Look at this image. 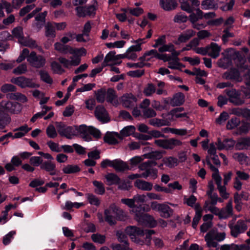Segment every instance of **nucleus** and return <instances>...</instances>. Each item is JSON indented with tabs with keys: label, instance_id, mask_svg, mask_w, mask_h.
<instances>
[{
	"label": "nucleus",
	"instance_id": "obj_1",
	"mask_svg": "<svg viewBox=\"0 0 250 250\" xmlns=\"http://www.w3.org/2000/svg\"><path fill=\"white\" fill-rule=\"evenodd\" d=\"M121 202L131 208L130 212L134 215L136 220L139 223L152 228L157 225V222L152 216L144 213L141 207L135 205L134 197L132 199H122Z\"/></svg>",
	"mask_w": 250,
	"mask_h": 250
},
{
	"label": "nucleus",
	"instance_id": "obj_2",
	"mask_svg": "<svg viewBox=\"0 0 250 250\" xmlns=\"http://www.w3.org/2000/svg\"><path fill=\"white\" fill-rule=\"evenodd\" d=\"M105 220L110 225H114L116 220H122L125 216L124 211L115 204H111L104 210Z\"/></svg>",
	"mask_w": 250,
	"mask_h": 250
},
{
	"label": "nucleus",
	"instance_id": "obj_3",
	"mask_svg": "<svg viewBox=\"0 0 250 250\" xmlns=\"http://www.w3.org/2000/svg\"><path fill=\"white\" fill-rule=\"evenodd\" d=\"M225 232H219L216 229L209 231L205 236V241L208 248H217L218 242L223 241L226 238Z\"/></svg>",
	"mask_w": 250,
	"mask_h": 250
},
{
	"label": "nucleus",
	"instance_id": "obj_4",
	"mask_svg": "<svg viewBox=\"0 0 250 250\" xmlns=\"http://www.w3.org/2000/svg\"><path fill=\"white\" fill-rule=\"evenodd\" d=\"M156 165L157 163L152 161H148L140 164L139 166V168L140 170L144 171L142 173V178L146 179L150 177L152 179H156L158 177V170L151 167Z\"/></svg>",
	"mask_w": 250,
	"mask_h": 250
},
{
	"label": "nucleus",
	"instance_id": "obj_5",
	"mask_svg": "<svg viewBox=\"0 0 250 250\" xmlns=\"http://www.w3.org/2000/svg\"><path fill=\"white\" fill-rule=\"evenodd\" d=\"M125 232L130 238L132 241L140 245H143V237L144 236V230L136 226H128L126 228Z\"/></svg>",
	"mask_w": 250,
	"mask_h": 250
},
{
	"label": "nucleus",
	"instance_id": "obj_6",
	"mask_svg": "<svg viewBox=\"0 0 250 250\" xmlns=\"http://www.w3.org/2000/svg\"><path fill=\"white\" fill-rule=\"evenodd\" d=\"M10 81L12 83L17 85L22 88H25L26 87L34 88L40 87L39 84L34 82L33 79L26 78L24 76L12 78Z\"/></svg>",
	"mask_w": 250,
	"mask_h": 250
},
{
	"label": "nucleus",
	"instance_id": "obj_7",
	"mask_svg": "<svg viewBox=\"0 0 250 250\" xmlns=\"http://www.w3.org/2000/svg\"><path fill=\"white\" fill-rule=\"evenodd\" d=\"M21 110V105L16 102L2 101L0 102V111L18 113Z\"/></svg>",
	"mask_w": 250,
	"mask_h": 250
},
{
	"label": "nucleus",
	"instance_id": "obj_8",
	"mask_svg": "<svg viewBox=\"0 0 250 250\" xmlns=\"http://www.w3.org/2000/svg\"><path fill=\"white\" fill-rule=\"evenodd\" d=\"M229 227L231 236L234 238L244 233L248 229L246 222L241 219L238 220L235 224L229 223Z\"/></svg>",
	"mask_w": 250,
	"mask_h": 250
},
{
	"label": "nucleus",
	"instance_id": "obj_9",
	"mask_svg": "<svg viewBox=\"0 0 250 250\" xmlns=\"http://www.w3.org/2000/svg\"><path fill=\"white\" fill-rule=\"evenodd\" d=\"M27 62L31 66L40 68L44 66L46 59L42 56L37 55L35 51H32L27 57Z\"/></svg>",
	"mask_w": 250,
	"mask_h": 250
},
{
	"label": "nucleus",
	"instance_id": "obj_10",
	"mask_svg": "<svg viewBox=\"0 0 250 250\" xmlns=\"http://www.w3.org/2000/svg\"><path fill=\"white\" fill-rule=\"evenodd\" d=\"M56 127L59 134L62 136H65L67 138L70 139L72 136L76 135L74 127L67 126L62 123H57Z\"/></svg>",
	"mask_w": 250,
	"mask_h": 250
},
{
	"label": "nucleus",
	"instance_id": "obj_11",
	"mask_svg": "<svg viewBox=\"0 0 250 250\" xmlns=\"http://www.w3.org/2000/svg\"><path fill=\"white\" fill-rule=\"evenodd\" d=\"M217 149L222 150H230L233 148L235 146V142L232 139H225L222 140L220 138H218L215 142Z\"/></svg>",
	"mask_w": 250,
	"mask_h": 250
},
{
	"label": "nucleus",
	"instance_id": "obj_12",
	"mask_svg": "<svg viewBox=\"0 0 250 250\" xmlns=\"http://www.w3.org/2000/svg\"><path fill=\"white\" fill-rule=\"evenodd\" d=\"M222 78L224 80H231L238 82L242 81L240 72L236 68H231L222 74Z\"/></svg>",
	"mask_w": 250,
	"mask_h": 250
},
{
	"label": "nucleus",
	"instance_id": "obj_13",
	"mask_svg": "<svg viewBox=\"0 0 250 250\" xmlns=\"http://www.w3.org/2000/svg\"><path fill=\"white\" fill-rule=\"evenodd\" d=\"M227 94L229 97V101L236 105H242L244 103V100L241 98L240 93L234 89L228 90Z\"/></svg>",
	"mask_w": 250,
	"mask_h": 250
},
{
	"label": "nucleus",
	"instance_id": "obj_14",
	"mask_svg": "<svg viewBox=\"0 0 250 250\" xmlns=\"http://www.w3.org/2000/svg\"><path fill=\"white\" fill-rule=\"evenodd\" d=\"M70 60L64 57H60L58 60L59 62L66 68H70L72 66H78L81 62V59L79 57H71Z\"/></svg>",
	"mask_w": 250,
	"mask_h": 250
},
{
	"label": "nucleus",
	"instance_id": "obj_15",
	"mask_svg": "<svg viewBox=\"0 0 250 250\" xmlns=\"http://www.w3.org/2000/svg\"><path fill=\"white\" fill-rule=\"evenodd\" d=\"M209 196L210 201H206L204 208L210 211L212 213H217L218 212V208L215 205L218 202V196L216 194H211Z\"/></svg>",
	"mask_w": 250,
	"mask_h": 250
},
{
	"label": "nucleus",
	"instance_id": "obj_16",
	"mask_svg": "<svg viewBox=\"0 0 250 250\" xmlns=\"http://www.w3.org/2000/svg\"><path fill=\"white\" fill-rule=\"evenodd\" d=\"M206 163L209 168L212 171V178L214 180L217 187L222 186V179L218 168L213 166L208 158L206 159Z\"/></svg>",
	"mask_w": 250,
	"mask_h": 250
},
{
	"label": "nucleus",
	"instance_id": "obj_17",
	"mask_svg": "<svg viewBox=\"0 0 250 250\" xmlns=\"http://www.w3.org/2000/svg\"><path fill=\"white\" fill-rule=\"evenodd\" d=\"M95 115L97 119L103 123H107L109 121V118L105 109L102 106L96 107Z\"/></svg>",
	"mask_w": 250,
	"mask_h": 250
},
{
	"label": "nucleus",
	"instance_id": "obj_18",
	"mask_svg": "<svg viewBox=\"0 0 250 250\" xmlns=\"http://www.w3.org/2000/svg\"><path fill=\"white\" fill-rule=\"evenodd\" d=\"M136 102V98L131 93L125 94L121 98V103L125 107H131L135 105Z\"/></svg>",
	"mask_w": 250,
	"mask_h": 250
},
{
	"label": "nucleus",
	"instance_id": "obj_19",
	"mask_svg": "<svg viewBox=\"0 0 250 250\" xmlns=\"http://www.w3.org/2000/svg\"><path fill=\"white\" fill-rule=\"evenodd\" d=\"M195 35V32L192 29H187L179 35L177 40L174 42V43L180 44L181 43L186 42Z\"/></svg>",
	"mask_w": 250,
	"mask_h": 250
},
{
	"label": "nucleus",
	"instance_id": "obj_20",
	"mask_svg": "<svg viewBox=\"0 0 250 250\" xmlns=\"http://www.w3.org/2000/svg\"><path fill=\"white\" fill-rule=\"evenodd\" d=\"M233 208L232 200L229 201L226 208H222L221 210L218 209V212L214 213L221 219H226L230 217L232 214Z\"/></svg>",
	"mask_w": 250,
	"mask_h": 250
},
{
	"label": "nucleus",
	"instance_id": "obj_21",
	"mask_svg": "<svg viewBox=\"0 0 250 250\" xmlns=\"http://www.w3.org/2000/svg\"><path fill=\"white\" fill-rule=\"evenodd\" d=\"M121 62H118L116 59V52L114 51L109 52L105 56L102 62L103 66H111L114 64H119Z\"/></svg>",
	"mask_w": 250,
	"mask_h": 250
},
{
	"label": "nucleus",
	"instance_id": "obj_22",
	"mask_svg": "<svg viewBox=\"0 0 250 250\" xmlns=\"http://www.w3.org/2000/svg\"><path fill=\"white\" fill-rule=\"evenodd\" d=\"M221 51V47L217 43L211 42L209 46H207V54L212 58H217Z\"/></svg>",
	"mask_w": 250,
	"mask_h": 250
},
{
	"label": "nucleus",
	"instance_id": "obj_23",
	"mask_svg": "<svg viewBox=\"0 0 250 250\" xmlns=\"http://www.w3.org/2000/svg\"><path fill=\"white\" fill-rule=\"evenodd\" d=\"M134 186L138 189L143 191H149L151 190L153 188L152 183L141 179L136 180L134 182Z\"/></svg>",
	"mask_w": 250,
	"mask_h": 250
},
{
	"label": "nucleus",
	"instance_id": "obj_24",
	"mask_svg": "<svg viewBox=\"0 0 250 250\" xmlns=\"http://www.w3.org/2000/svg\"><path fill=\"white\" fill-rule=\"evenodd\" d=\"M40 167L49 172L51 175H55L57 174L56 164L51 161H45L40 166Z\"/></svg>",
	"mask_w": 250,
	"mask_h": 250
},
{
	"label": "nucleus",
	"instance_id": "obj_25",
	"mask_svg": "<svg viewBox=\"0 0 250 250\" xmlns=\"http://www.w3.org/2000/svg\"><path fill=\"white\" fill-rule=\"evenodd\" d=\"M160 5L165 11L175 9L177 3L175 0H160Z\"/></svg>",
	"mask_w": 250,
	"mask_h": 250
},
{
	"label": "nucleus",
	"instance_id": "obj_26",
	"mask_svg": "<svg viewBox=\"0 0 250 250\" xmlns=\"http://www.w3.org/2000/svg\"><path fill=\"white\" fill-rule=\"evenodd\" d=\"M185 102L184 95L179 92L175 94L170 101V104L172 106H180Z\"/></svg>",
	"mask_w": 250,
	"mask_h": 250
},
{
	"label": "nucleus",
	"instance_id": "obj_27",
	"mask_svg": "<svg viewBox=\"0 0 250 250\" xmlns=\"http://www.w3.org/2000/svg\"><path fill=\"white\" fill-rule=\"evenodd\" d=\"M178 55H172L168 62V67L171 69H181L184 67L180 62L177 57Z\"/></svg>",
	"mask_w": 250,
	"mask_h": 250
},
{
	"label": "nucleus",
	"instance_id": "obj_28",
	"mask_svg": "<svg viewBox=\"0 0 250 250\" xmlns=\"http://www.w3.org/2000/svg\"><path fill=\"white\" fill-rule=\"evenodd\" d=\"M195 214L193 218L192 227L194 229L197 228V225L202 217L203 209L199 204H196L195 206Z\"/></svg>",
	"mask_w": 250,
	"mask_h": 250
},
{
	"label": "nucleus",
	"instance_id": "obj_29",
	"mask_svg": "<svg viewBox=\"0 0 250 250\" xmlns=\"http://www.w3.org/2000/svg\"><path fill=\"white\" fill-rule=\"evenodd\" d=\"M184 110L183 107H177L172 109L168 115H171L173 119L180 118H188L187 113L186 112L182 113Z\"/></svg>",
	"mask_w": 250,
	"mask_h": 250
},
{
	"label": "nucleus",
	"instance_id": "obj_30",
	"mask_svg": "<svg viewBox=\"0 0 250 250\" xmlns=\"http://www.w3.org/2000/svg\"><path fill=\"white\" fill-rule=\"evenodd\" d=\"M158 50L160 52H171L172 55H179L180 54L179 52L175 50L174 46L171 43H169L167 44L166 43L163 44L161 46L159 47Z\"/></svg>",
	"mask_w": 250,
	"mask_h": 250
},
{
	"label": "nucleus",
	"instance_id": "obj_31",
	"mask_svg": "<svg viewBox=\"0 0 250 250\" xmlns=\"http://www.w3.org/2000/svg\"><path fill=\"white\" fill-rule=\"evenodd\" d=\"M158 212L161 217L168 218L172 215L173 210L167 204H162Z\"/></svg>",
	"mask_w": 250,
	"mask_h": 250
},
{
	"label": "nucleus",
	"instance_id": "obj_32",
	"mask_svg": "<svg viewBox=\"0 0 250 250\" xmlns=\"http://www.w3.org/2000/svg\"><path fill=\"white\" fill-rule=\"evenodd\" d=\"M113 168L118 171H122L130 169L128 165L120 159L114 160Z\"/></svg>",
	"mask_w": 250,
	"mask_h": 250
},
{
	"label": "nucleus",
	"instance_id": "obj_33",
	"mask_svg": "<svg viewBox=\"0 0 250 250\" xmlns=\"http://www.w3.org/2000/svg\"><path fill=\"white\" fill-rule=\"evenodd\" d=\"M235 148L238 150H242L248 148L250 146V138H244L235 143Z\"/></svg>",
	"mask_w": 250,
	"mask_h": 250
},
{
	"label": "nucleus",
	"instance_id": "obj_34",
	"mask_svg": "<svg viewBox=\"0 0 250 250\" xmlns=\"http://www.w3.org/2000/svg\"><path fill=\"white\" fill-rule=\"evenodd\" d=\"M162 161L164 164L169 168L176 167L179 164L178 159L172 156L165 157Z\"/></svg>",
	"mask_w": 250,
	"mask_h": 250
},
{
	"label": "nucleus",
	"instance_id": "obj_35",
	"mask_svg": "<svg viewBox=\"0 0 250 250\" xmlns=\"http://www.w3.org/2000/svg\"><path fill=\"white\" fill-rule=\"evenodd\" d=\"M131 42L135 44L131 45L128 48L136 53V52H139L142 50V48L141 45L145 43L146 41H145V39L140 38L136 40H132Z\"/></svg>",
	"mask_w": 250,
	"mask_h": 250
},
{
	"label": "nucleus",
	"instance_id": "obj_36",
	"mask_svg": "<svg viewBox=\"0 0 250 250\" xmlns=\"http://www.w3.org/2000/svg\"><path fill=\"white\" fill-rule=\"evenodd\" d=\"M106 100L114 105H117L118 104L116 92L113 89L110 88L107 90Z\"/></svg>",
	"mask_w": 250,
	"mask_h": 250
},
{
	"label": "nucleus",
	"instance_id": "obj_37",
	"mask_svg": "<svg viewBox=\"0 0 250 250\" xmlns=\"http://www.w3.org/2000/svg\"><path fill=\"white\" fill-rule=\"evenodd\" d=\"M30 130V128H28L27 125H24L16 128L14 130V131H16V132L14 134V138H15V139L21 138Z\"/></svg>",
	"mask_w": 250,
	"mask_h": 250
},
{
	"label": "nucleus",
	"instance_id": "obj_38",
	"mask_svg": "<svg viewBox=\"0 0 250 250\" xmlns=\"http://www.w3.org/2000/svg\"><path fill=\"white\" fill-rule=\"evenodd\" d=\"M117 138H121L120 134L118 133L106 134L104 137L105 142L111 145H115L118 143Z\"/></svg>",
	"mask_w": 250,
	"mask_h": 250
},
{
	"label": "nucleus",
	"instance_id": "obj_39",
	"mask_svg": "<svg viewBox=\"0 0 250 250\" xmlns=\"http://www.w3.org/2000/svg\"><path fill=\"white\" fill-rule=\"evenodd\" d=\"M189 16V20L192 24L196 22L199 19L203 18V12L199 8L196 9V13L191 12Z\"/></svg>",
	"mask_w": 250,
	"mask_h": 250
},
{
	"label": "nucleus",
	"instance_id": "obj_40",
	"mask_svg": "<svg viewBox=\"0 0 250 250\" xmlns=\"http://www.w3.org/2000/svg\"><path fill=\"white\" fill-rule=\"evenodd\" d=\"M55 49L62 54H70V50L71 47L68 45L61 43L60 42H56L54 44Z\"/></svg>",
	"mask_w": 250,
	"mask_h": 250
},
{
	"label": "nucleus",
	"instance_id": "obj_41",
	"mask_svg": "<svg viewBox=\"0 0 250 250\" xmlns=\"http://www.w3.org/2000/svg\"><path fill=\"white\" fill-rule=\"evenodd\" d=\"M105 178L107 184L109 186L118 184L120 180L119 177L114 173H108L105 176Z\"/></svg>",
	"mask_w": 250,
	"mask_h": 250
},
{
	"label": "nucleus",
	"instance_id": "obj_42",
	"mask_svg": "<svg viewBox=\"0 0 250 250\" xmlns=\"http://www.w3.org/2000/svg\"><path fill=\"white\" fill-rule=\"evenodd\" d=\"M232 157L234 159L239 162L242 165L248 164L249 158L243 153H235L233 154Z\"/></svg>",
	"mask_w": 250,
	"mask_h": 250
},
{
	"label": "nucleus",
	"instance_id": "obj_43",
	"mask_svg": "<svg viewBox=\"0 0 250 250\" xmlns=\"http://www.w3.org/2000/svg\"><path fill=\"white\" fill-rule=\"evenodd\" d=\"M45 36L48 38H54L56 36L55 27L52 22H47L45 26Z\"/></svg>",
	"mask_w": 250,
	"mask_h": 250
},
{
	"label": "nucleus",
	"instance_id": "obj_44",
	"mask_svg": "<svg viewBox=\"0 0 250 250\" xmlns=\"http://www.w3.org/2000/svg\"><path fill=\"white\" fill-rule=\"evenodd\" d=\"M62 170L65 174H71L79 172L80 168L77 165H67L63 167Z\"/></svg>",
	"mask_w": 250,
	"mask_h": 250
},
{
	"label": "nucleus",
	"instance_id": "obj_45",
	"mask_svg": "<svg viewBox=\"0 0 250 250\" xmlns=\"http://www.w3.org/2000/svg\"><path fill=\"white\" fill-rule=\"evenodd\" d=\"M12 36L18 40L20 43L24 38L23 28L21 26L14 28L12 32Z\"/></svg>",
	"mask_w": 250,
	"mask_h": 250
},
{
	"label": "nucleus",
	"instance_id": "obj_46",
	"mask_svg": "<svg viewBox=\"0 0 250 250\" xmlns=\"http://www.w3.org/2000/svg\"><path fill=\"white\" fill-rule=\"evenodd\" d=\"M149 123L151 125L156 127H161L168 125V122L164 119L153 118L149 121Z\"/></svg>",
	"mask_w": 250,
	"mask_h": 250
},
{
	"label": "nucleus",
	"instance_id": "obj_47",
	"mask_svg": "<svg viewBox=\"0 0 250 250\" xmlns=\"http://www.w3.org/2000/svg\"><path fill=\"white\" fill-rule=\"evenodd\" d=\"M98 3L96 1H94L92 4L85 6L86 16H94L95 15Z\"/></svg>",
	"mask_w": 250,
	"mask_h": 250
},
{
	"label": "nucleus",
	"instance_id": "obj_48",
	"mask_svg": "<svg viewBox=\"0 0 250 250\" xmlns=\"http://www.w3.org/2000/svg\"><path fill=\"white\" fill-rule=\"evenodd\" d=\"M70 54L74 55H76V56H74V57H79L81 58V56L86 55V50L83 47L77 48H73L71 47L70 50Z\"/></svg>",
	"mask_w": 250,
	"mask_h": 250
},
{
	"label": "nucleus",
	"instance_id": "obj_49",
	"mask_svg": "<svg viewBox=\"0 0 250 250\" xmlns=\"http://www.w3.org/2000/svg\"><path fill=\"white\" fill-rule=\"evenodd\" d=\"M217 64L220 67L226 69L231 64V59L229 57H225L219 59Z\"/></svg>",
	"mask_w": 250,
	"mask_h": 250
},
{
	"label": "nucleus",
	"instance_id": "obj_50",
	"mask_svg": "<svg viewBox=\"0 0 250 250\" xmlns=\"http://www.w3.org/2000/svg\"><path fill=\"white\" fill-rule=\"evenodd\" d=\"M135 131V127L133 125H128L124 127L120 131V135L123 137H127L133 134Z\"/></svg>",
	"mask_w": 250,
	"mask_h": 250
},
{
	"label": "nucleus",
	"instance_id": "obj_51",
	"mask_svg": "<svg viewBox=\"0 0 250 250\" xmlns=\"http://www.w3.org/2000/svg\"><path fill=\"white\" fill-rule=\"evenodd\" d=\"M217 4L214 0H204L201 3L202 8L204 10H209L215 8Z\"/></svg>",
	"mask_w": 250,
	"mask_h": 250
},
{
	"label": "nucleus",
	"instance_id": "obj_52",
	"mask_svg": "<svg viewBox=\"0 0 250 250\" xmlns=\"http://www.w3.org/2000/svg\"><path fill=\"white\" fill-rule=\"evenodd\" d=\"M20 44L25 46H28L31 48H35L37 47L38 45L35 40H32L29 38H24L21 42H20Z\"/></svg>",
	"mask_w": 250,
	"mask_h": 250
},
{
	"label": "nucleus",
	"instance_id": "obj_53",
	"mask_svg": "<svg viewBox=\"0 0 250 250\" xmlns=\"http://www.w3.org/2000/svg\"><path fill=\"white\" fill-rule=\"evenodd\" d=\"M146 157L144 154L142 156H135L129 160V165H130V169L137 166L139 164L142 162Z\"/></svg>",
	"mask_w": 250,
	"mask_h": 250
},
{
	"label": "nucleus",
	"instance_id": "obj_54",
	"mask_svg": "<svg viewBox=\"0 0 250 250\" xmlns=\"http://www.w3.org/2000/svg\"><path fill=\"white\" fill-rule=\"evenodd\" d=\"M197 201L196 197L193 195H191L189 197H187L185 196L183 198V203L184 204L187 205L188 206L190 207H194L195 208V206L196 204H195Z\"/></svg>",
	"mask_w": 250,
	"mask_h": 250
},
{
	"label": "nucleus",
	"instance_id": "obj_55",
	"mask_svg": "<svg viewBox=\"0 0 250 250\" xmlns=\"http://www.w3.org/2000/svg\"><path fill=\"white\" fill-rule=\"evenodd\" d=\"M93 185L95 187V192L99 195H103L105 192V188L103 184L99 181H94Z\"/></svg>",
	"mask_w": 250,
	"mask_h": 250
},
{
	"label": "nucleus",
	"instance_id": "obj_56",
	"mask_svg": "<svg viewBox=\"0 0 250 250\" xmlns=\"http://www.w3.org/2000/svg\"><path fill=\"white\" fill-rule=\"evenodd\" d=\"M145 235L143 237V245L149 246L151 244V235L154 233L153 230H146L144 231Z\"/></svg>",
	"mask_w": 250,
	"mask_h": 250
},
{
	"label": "nucleus",
	"instance_id": "obj_57",
	"mask_svg": "<svg viewBox=\"0 0 250 250\" xmlns=\"http://www.w3.org/2000/svg\"><path fill=\"white\" fill-rule=\"evenodd\" d=\"M240 123V121L238 118L236 117L232 118L228 122L226 127L228 129L231 130L238 126Z\"/></svg>",
	"mask_w": 250,
	"mask_h": 250
},
{
	"label": "nucleus",
	"instance_id": "obj_58",
	"mask_svg": "<svg viewBox=\"0 0 250 250\" xmlns=\"http://www.w3.org/2000/svg\"><path fill=\"white\" fill-rule=\"evenodd\" d=\"M51 67L52 71L55 73L59 74H62L65 72L64 69L57 62L54 61L51 63Z\"/></svg>",
	"mask_w": 250,
	"mask_h": 250
},
{
	"label": "nucleus",
	"instance_id": "obj_59",
	"mask_svg": "<svg viewBox=\"0 0 250 250\" xmlns=\"http://www.w3.org/2000/svg\"><path fill=\"white\" fill-rule=\"evenodd\" d=\"M156 92V87L152 83H148L144 88V94L147 97L151 96Z\"/></svg>",
	"mask_w": 250,
	"mask_h": 250
},
{
	"label": "nucleus",
	"instance_id": "obj_60",
	"mask_svg": "<svg viewBox=\"0 0 250 250\" xmlns=\"http://www.w3.org/2000/svg\"><path fill=\"white\" fill-rule=\"evenodd\" d=\"M91 238L94 242L100 244H104L105 241V235L99 233L93 234Z\"/></svg>",
	"mask_w": 250,
	"mask_h": 250
},
{
	"label": "nucleus",
	"instance_id": "obj_61",
	"mask_svg": "<svg viewBox=\"0 0 250 250\" xmlns=\"http://www.w3.org/2000/svg\"><path fill=\"white\" fill-rule=\"evenodd\" d=\"M27 71V69L26 64L22 63L14 68L13 70V73L17 75H20L25 73Z\"/></svg>",
	"mask_w": 250,
	"mask_h": 250
},
{
	"label": "nucleus",
	"instance_id": "obj_62",
	"mask_svg": "<svg viewBox=\"0 0 250 250\" xmlns=\"http://www.w3.org/2000/svg\"><path fill=\"white\" fill-rule=\"evenodd\" d=\"M188 20V17L185 14L181 12L177 13L174 17L173 21L176 23L186 22Z\"/></svg>",
	"mask_w": 250,
	"mask_h": 250
},
{
	"label": "nucleus",
	"instance_id": "obj_63",
	"mask_svg": "<svg viewBox=\"0 0 250 250\" xmlns=\"http://www.w3.org/2000/svg\"><path fill=\"white\" fill-rule=\"evenodd\" d=\"M86 196L89 204L96 206H99L100 201L95 195L91 193H87L86 194Z\"/></svg>",
	"mask_w": 250,
	"mask_h": 250
},
{
	"label": "nucleus",
	"instance_id": "obj_64",
	"mask_svg": "<svg viewBox=\"0 0 250 250\" xmlns=\"http://www.w3.org/2000/svg\"><path fill=\"white\" fill-rule=\"evenodd\" d=\"M125 11L129 12L133 16L138 17L144 13V10L141 7L128 8Z\"/></svg>",
	"mask_w": 250,
	"mask_h": 250
}]
</instances>
